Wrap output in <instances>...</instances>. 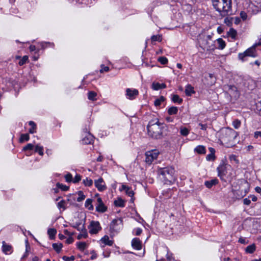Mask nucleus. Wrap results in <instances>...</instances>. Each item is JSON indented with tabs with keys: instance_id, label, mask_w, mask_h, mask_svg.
Returning <instances> with one entry per match:
<instances>
[{
	"instance_id": "1",
	"label": "nucleus",
	"mask_w": 261,
	"mask_h": 261,
	"mask_svg": "<svg viewBox=\"0 0 261 261\" xmlns=\"http://www.w3.org/2000/svg\"><path fill=\"white\" fill-rule=\"evenodd\" d=\"M213 5L222 17L231 14V0H212Z\"/></svg>"
},
{
	"instance_id": "2",
	"label": "nucleus",
	"mask_w": 261,
	"mask_h": 261,
	"mask_svg": "<svg viewBox=\"0 0 261 261\" xmlns=\"http://www.w3.org/2000/svg\"><path fill=\"white\" fill-rule=\"evenodd\" d=\"M237 136V132L232 128L229 127L222 128L220 131V140L226 144L232 145Z\"/></svg>"
},
{
	"instance_id": "3",
	"label": "nucleus",
	"mask_w": 261,
	"mask_h": 261,
	"mask_svg": "<svg viewBox=\"0 0 261 261\" xmlns=\"http://www.w3.org/2000/svg\"><path fill=\"white\" fill-rule=\"evenodd\" d=\"M158 174L163 181L166 184H170L175 180L174 170L171 167L161 168L158 170Z\"/></svg>"
},
{
	"instance_id": "4",
	"label": "nucleus",
	"mask_w": 261,
	"mask_h": 261,
	"mask_svg": "<svg viewBox=\"0 0 261 261\" xmlns=\"http://www.w3.org/2000/svg\"><path fill=\"white\" fill-rule=\"evenodd\" d=\"M198 41L200 46L203 50H213L215 48L214 42L212 40V37L210 35L201 34L199 35Z\"/></svg>"
},
{
	"instance_id": "5",
	"label": "nucleus",
	"mask_w": 261,
	"mask_h": 261,
	"mask_svg": "<svg viewBox=\"0 0 261 261\" xmlns=\"http://www.w3.org/2000/svg\"><path fill=\"white\" fill-rule=\"evenodd\" d=\"M161 124L157 121L156 122L150 121L147 125L148 135L155 139L160 138L162 136Z\"/></svg>"
},
{
	"instance_id": "6",
	"label": "nucleus",
	"mask_w": 261,
	"mask_h": 261,
	"mask_svg": "<svg viewBox=\"0 0 261 261\" xmlns=\"http://www.w3.org/2000/svg\"><path fill=\"white\" fill-rule=\"evenodd\" d=\"M159 153V152L157 150L146 152L145 153V162L149 165L151 164L153 161L157 158Z\"/></svg>"
},
{
	"instance_id": "7",
	"label": "nucleus",
	"mask_w": 261,
	"mask_h": 261,
	"mask_svg": "<svg viewBox=\"0 0 261 261\" xmlns=\"http://www.w3.org/2000/svg\"><path fill=\"white\" fill-rule=\"evenodd\" d=\"M255 47L256 46L255 45H253L251 47L246 50L243 54H240L239 55V58L243 60L244 58L246 56H250L253 57H256V54L255 53Z\"/></svg>"
},
{
	"instance_id": "8",
	"label": "nucleus",
	"mask_w": 261,
	"mask_h": 261,
	"mask_svg": "<svg viewBox=\"0 0 261 261\" xmlns=\"http://www.w3.org/2000/svg\"><path fill=\"white\" fill-rule=\"evenodd\" d=\"M88 228L90 233L96 234L100 230H101V227L100 226L99 222L92 221L89 225Z\"/></svg>"
},
{
	"instance_id": "9",
	"label": "nucleus",
	"mask_w": 261,
	"mask_h": 261,
	"mask_svg": "<svg viewBox=\"0 0 261 261\" xmlns=\"http://www.w3.org/2000/svg\"><path fill=\"white\" fill-rule=\"evenodd\" d=\"M225 89L227 90L228 93L231 96L234 97H239V92L236 86L233 85H226L225 86Z\"/></svg>"
},
{
	"instance_id": "10",
	"label": "nucleus",
	"mask_w": 261,
	"mask_h": 261,
	"mask_svg": "<svg viewBox=\"0 0 261 261\" xmlns=\"http://www.w3.org/2000/svg\"><path fill=\"white\" fill-rule=\"evenodd\" d=\"M139 94L138 90L127 88L126 90V95L129 99L133 100Z\"/></svg>"
},
{
	"instance_id": "11",
	"label": "nucleus",
	"mask_w": 261,
	"mask_h": 261,
	"mask_svg": "<svg viewBox=\"0 0 261 261\" xmlns=\"http://www.w3.org/2000/svg\"><path fill=\"white\" fill-rule=\"evenodd\" d=\"M107 207L104 205L103 202L101 198L97 199V205L96 207V210L98 212L103 213L107 211Z\"/></svg>"
},
{
	"instance_id": "12",
	"label": "nucleus",
	"mask_w": 261,
	"mask_h": 261,
	"mask_svg": "<svg viewBox=\"0 0 261 261\" xmlns=\"http://www.w3.org/2000/svg\"><path fill=\"white\" fill-rule=\"evenodd\" d=\"M95 186L100 191H103L106 189V186L104 184V181L102 178H99L98 180H95Z\"/></svg>"
},
{
	"instance_id": "13",
	"label": "nucleus",
	"mask_w": 261,
	"mask_h": 261,
	"mask_svg": "<svg viewBox=\"0 0 261 261\" xmlns=\"http://www.w3.org/2000/svg\"><path fill=\"white\" fill-rule=\"evenodd\" d=\"M3 251L6 254H11L12 252V247L11 245L7 244L5 241L2 242Z\"/></svg>"
},
{
	"instance_id": "14",
	"label": "nucleus",
	"mask_w": 261,
	"mask_h": 261,
	"mask_svg": "<svg viewBox=\"0 0 261 261\" xmlns=\"http://www.w3.org/2000/svg\"><path fill=\"white\" fill-rule=\"evenodd\" d=\"M125 191V193L129 196V197L133 198L134 192V191L128 187L126 185H123L120 189V191ZM131 200L133 201V198H132Z\"/></svg>"
},
{
	"instance_id": "15",
	"label": "nucleus",
	"mask_w": 261,
	"mask_h": 261,
	"mask_svg": "<svg viewBox=\"0 0 261 261\" xmlns=\"http://www.w3.org/2000/svg\"><path fill=\"white\" fill-rule=\"evenodd\" d=\"M227 166L226 165H221L218 167V176L223 179V176L226 174Z\"/></svg>"
},
{
	"instance_id": "16",
	"label": "nucleus",
	"mask_w": 261,
	"mask_h": 261,
	"mask_svg": "<svg viewBox=\"0 0 261 261\" xmlns=\"http://www.w3.org/2000/svg\"><path fill=\"white\" fill-rule=\"evenodd\" d=\"M132 245L134 248L137 250H140L142 248L141 242L138 238H134L133 239Z\"/></svg>"
},
{
	"instance_id": "17",
	"label": "nucleus",
	"mask_w": 261,
	"mask_h": 261,
	"mask_svg": "<svg viewBox=\"0 0 261 261\" xmlns=\"http://www.w3.org/2000/svg\"><path fill=\"white\" fill-rule=\"evenodd\" d=\"M152 88L154 90H158L160 89H164L166 88V85L164 83L160 84L159 83L153 82L152 84Z\"/></svg>"
},
{
	"instance_id": "18",
	"label": "nucleus",
	"mask_w": 261,
	"mask_h": 261,
	"mask_svg": "<svg viewBox=\"0 0 261 261\" xmlns=\"http://www.w3.org/2000/svg\"><path fill=\"white\" fill-rule=\"evenodd\" d=\"M121 224L122 225V220L120 219H114L110 224V228L111 229H113V230H116V225H118Z\"/></svg>"
},
{
	"instance_id": "19",
	"label": "nucleus",
	"mask_w": 261,
	"mask_h": 261,
	"mask_svg": "<svg viewBox=\"0 0 261 261\" xmlns=\"http://www.w3.org/2000/svg\"><path fill=\"white\" fill-rule=\"evenodd\" d=\"M88 237V233L87 231V229H86L84 225H83L82 229H81V233L79 234L77 238L78 240L81 239L82 238H86Z\"/></svg>"
},
{
	"instance_id": "20",
	"label": "nucleus",
	"mask_w": 261,
	"mask_h": 261,
	"mask_svg": "<svg viewBox=\"0 0 261 261\" xmlns=\"http://www.w3.org/2000/svg\"><path fill=\"white\" fill-rule=\"evenodd\" d=\"M218 183V180L215 178L210 181H206L204 184L207 188H211L213 186L216 185Z\"/></svg>"
},
{
	"instance_id": "21",
	"label": "nucleus",
	"mask_w": 261,
	"mask_h": 261,
	"mask_svg": "<svg viewBox=\"0 0 261 261\" xmlns=\"http://www.w3.org/2000/svg\"><path fill=\"white\" fill-rule=\"evenodd\" d=\"M195 92L193 87L191 85H188L185 89V93L187 96H191Z\"/></svg>"
},
{
	"instance_id": "22",
	"label": "nucleus",
	"mask_w": 261,
	"mask_h": 261,
	"mask_svg": "<svg viewBox=\"0 0 261 261\" xmlns=\"http://www.w3.org/2000/svg\"><path fill=\"white\" fill-rule=\"evenodd\" d=\"M93 140V136L91 134L88 135L83 139V142L84 144H91Z\"/></svg>"
},
{
	"instance_id": "23",
	"label": "nucleus",
	"mask_w": 261,
	"mask_h": 261,
	"mask_svg": "<svg viewBox=\"0 0 261 261\" xmlns=\"http://www.w3.org/2000/svg\"><path fill=\"white\" fill-rule=\"evenodd\" d=\"M101 241L105 245L109 246H112L113 243V242L112 240H109V238L108 236H105L103 238H102Z\"/></svg>"
},
{
	"instance_id": "24",
	"label": "nucleus",
	"mask_w": 261,
	"mask_h": 261,
	"mask_svg": "<svg viewBox=\"0 0 261 261\" xmlns=\"http://www.w3.org/2000/svg\"><path fill=\"white\" fill-rule=\"evenodd\" d=\"M256 249V246L254 244L249 245L246 247L245 251L247 253H252L254 252Z\"/></svg>"
},
{
	"instance_id": "25",
	"label": "nucleus",
	"mask_w": 261,
	"mask_h": 261,
	"mask_svg": "<svg viewBox=\"0 0 261 261\" xmlns=\"http://www.w3.org/2000/svg\"><path fill=\"white\" fill-rule=\"evenodd\" d=\"M114 204L116 206H124V201L121 198H119L117 199V200H115Z\"/></svg>"
},
{
	"instance_id": "26",
	"label": "nucleus",
	"mask_w": 261,
	"mask_h": 261,
	"mask_svg": "<svg viewBox=\"0 0 261 261\" xmlns=\"http://www.w3.org/2000/svg\"><path fill=\"white\" fill-rule=\"evenodd\" d=\"M218 44V48L220 49H223L225 47V41L221 38H219L217 40Z\"/></svg>"
},
{
	"instance_id": "27",
	"label": "nucleus",
	"mask_w": 261,
	"mask_h": 261,
	"mask_svg": "<svg viewBox=\"0 0 261 261\" xmlns=\"http://www.w3.org/2000/svg\"><path fill=\"white\" fill-rule=\"evenodd\" d=\"M62 247H63V245L62 243H60V244L54 243L53 244V248L56 250V251L57 253H59L61 251Z\"/></svg>"
},
{
	"instance_id": "28",
	"label": "nucleus",
	"mask_w": 261,
	"mask_h": 261,
	"mask_svg": "<svg viewBox=\"0 0 261 261\" xmlns=\"http://www.w3.org/2000/svg\"><path fill=\"white\" fill-rule=\"evenodd\" d=\"M47 233L50 239H53L57 233V230L54 228H49L48 229Z\"/></svg>"
},
{
	"instance_id": "29",
	"label": "nucleus",
	"mask_w": 261,
	"mask_h": 261,
	"mask_svg": "<svg viewBox=\"0 0 261 261\" xmlns=\"http://www.w3.org/2000/svg\"><path fill=\"white\" fill-rule=\"evenodd\" d=\"M92 200L91 199H88L85 202V206L87 207L89 210H92L93 206L92 204Z\"/></svg>"
},
{
	"instance_id": "30",
	"label": "nucleus",
	"mask_w": 261,
	"mask_h": 261,
	"mask_svg": "<svg viewBox=\"0 0 261 261\" xmlns=\"http://www.w3.org/2000/svg\"><path fill=\"white\" fill-rule=\"evenodd\" d=\"M178 111V109L176 107H170L168 111V113L169 115L176 114Z\"/></svg>"
},
{
	"instance_id": "31",
	"label": "nucleus",
	"mask_w": 261,
	"mask_h": 261,
	"mask_svg": "<svg viewBox=\"0 0 261 261\" xmlns=\"http://www.w3.org/2000/svg\"><path fill=\"white\" fill-rule=\"evenodd\" d=\"M29 125H31L32 126V127L29 129V133L30 134H33L36 131V124L33 122V121H30L29 122Z\"/></svg>"
},
{
	"instance_id": "32",
	"label": "nucleus",
	"mask_w": 261,
	"mask_h": 261,
	"mask_svg": "<svg viewBox=\"0 0 261 261\" xmlns=\"http://www.w3.org/2000/svg\"><path fill=\"white\" fill-rule=\"evenodd\" d=\"M165 100V98L164 96H161L159 99H156L154 102V104L155 106L158 107L161 105V102H163Z\"/></svg>"
},
{
	"instance_id": "33",
	"label": "nucleus",
	"mask_w": 261,
	"mask_h": 261,
	"mask_svg": "<svg viewBox=\"0 0 261 261\" xmlns=\"http://www.w3.org/2000/svg\"><path fill=\"white\" fill-rule=\"evenodd\" d=\"M172 100L174 102H177L178 103H181L182 102V99L177 95H173L172 97Z\"/></svg>"
},
{
	"instance_id": "34",
	"label": "nucleus",
	"mask_w": 261,
	"mask_h": 261,
	"mask_svg": "<svg viewBox=\"0 0 261 261\" xmlns=\"http://www.w3.org/2000/svg\"><path fill=\"white\" fill-rule=\"evenodd\" d=\"M162 40V35H153L151 37V42H153L154 41H158L159 42H161Z\"/></svg>"
},
{
	"instance_id": "35",
	"label": "nucleus",
	"mask_w": 261,
	"mask_h": 261,
	"mask_svg": "<svg viewBox=\"0 0 261 261\" xmlns=\"http://www.w3.org/2000/svg\"><path fill=\"white\" fill-rule=\"evenodd\" d=\"M180 133L182 136H187L189 133V130L186 127H181L180 128Z\"/></svg>"
},
{
	"instance_id": "36",
	"label": "nucleus",
	"mask_w": 261,
	"mask_h": 261,
	"mask_svg": "<svg viewBox=\"0 0 261 261\" xmlns=\"http://www.w3.org/2000/svg\"><path fill=\"white\" fill-rule=\"evenodd\" d=\"M195 150L199 153H204L205 152V147L203 146H199L197 147Z\"/></svg>"
},
{
	"instance_id": "37",
	"label": "nucleus",
	"mask_w": 261,
	"mask_h": 261,
	"mask_svg": "<svg viewBox=\"0 0 261 261\" xmlns=\"http://www.w3.org/2000/svg\"><path fill=\"white\" fill-rule=\"evenodd\" d=\"M228 35L232 38L235 39L237 36V31L232 29L231 28L229 30V31L228 32Z\"/></svg>"
},
{
	"instance_id": "38",
	"label": "nucleus",
	"mask_w": 261,
	"mask_h": 261,
	"mask_svg": "<svg viewBox=\"0 0 261 261\" xmlns=\"http://www.w3.org/2000/svg\"><path fill=\"white\" fill-rule=\"evenodd\" d=\"M96 95H97V94L95 92L90 91L88 93V98H89V99L93 100V101L95 100L96 99L95 97L96 96Z\"/></svg>"
},
{
	"instance_id": "39",
	"label": "nucleus",
	"mask_w": 261,
	"mask_h": 261,
	"mask_svg": "<svg viewBox=\"0 0 261 261\" xmlns=\"http://www.w3.org/2000/svg\"><path fill=\"white\" fill-rule=\"evenodd\" d=\"M43 147L40 146L38 145H37L35 146V152H38L39 155L42 156L43 155Z\"/></svg>"
},
{
	"instance_id": "40",
	"label": "nucleus",
	"mask_w": 261,
	"mask_h": 261,
	"mask_svg": "<svg viewBox=\"0 0 261 261\" xmlns=\"http://www.w3.org/2000/svg\"><path fill=\"white\" fill-rule=\"evenodd\" d=\"M77 194L79 196V197L77 198V201L78 202H81L85 198V196L84 195V193L82 191H79L77 192Z\"/></svg>"
},
{
	"instance_id": "41",
	"label": "nucleus",
	"mask_w": 261,
	"mask_h": 261,
	"mask_svg": "<svg viewBox=\"0 0 261 261\" xmlns=\"http://www.w3.org/2000/svg\"><path fill=\"white\" fill-rule=\"evenodd\" d=\"M30 139V137L28 134H22L20 138V142H22L24 141H28Z\"/></svg>"
},
{
	"instance_id": "42",
	"label": "nucleus",
	"mask_w": 261,
	"mask_h": 261,
	"mask_svg": "<svg viewBox=\"0 0 261 261\" xmlns=\"http://www.w3.org/2000/svg\"><path fill=\"white\" fill-rule=\"evenodd\" d=\"M29 58L27 56H24L22 57V58L19 62V65L20 66H22L24 65L28 61Z\"/></svg>"
},
{
	"instance_id": "43",
	"label": "nucleus",
	"mask_w": 261,
	"mask_h": 261,
	"mask_svg": "<svg viewBox=\"0 0 261 261\" xmlns=\"http://www.w3.org/2000/svg\"><path fill=\"white\" fill-rule=\"evenodd\" d=\"M57 186L58 188L62 189L64 191H67L69 189V187L64 185L62 184L57 183Z\"/></svg>"
},
{
	"instance_id": "44",
	"label": "nucleus",
	"mask_w": 261,
	"mask_h": 261,
	"mask_svg": "<svg viewBox=\"0 0 261 261\" xmlns=\"http://www.w3.org/2000/svg\"><path fill=\"white\" fill-rule=\"evenodd\" d=\"M158 61L163 65H165L168 63V59L165 57H160L159 58Z\"/></svg>"
},
{
	"instance_id": "45",
	"label": "nucleus",
	"mask_w": 261,
	"mask_h": 261,
	"mask_svg": "<svg viewBox=\"0 0 261 261\" xmlns=\"http://www.w3.org/2000/svg\"><path fill=\"white\" fill-rule=\"evenodd\" d=\"M241 123V121L239 120L236 119L233 121L232 124L233 127L237 129L240 126Z\"/></svg>"
},
{
	"instance_id": "46",
	"label": "nucleus",
	"mask_w": 261,
	"mask_h": 261,
	"mask_svg": "<svg viewBox=\"0 0 261 261\" xmlns=\"http://www.w3.org/2000/svg\"><path fill=\"white\" fill-rule=\"evenodd\" d=\"M83 183L86 186H91L93 184L92 179L86 178L83 180Z\"/></svg>"
},
{
	"instance_id": "47",
	"label": "nucleus",
	"mask_w": 261,
	"mask_h": 261,
	"mask_svg": "<svg viewBox=\"0 0 261 261\" xmlns=\"http://www.w3.org/2000/svg\"><path fill=\"white\" fill-rule=\"evenodd\" d=\"M65 200H61V201H60L58 203V207L59 208H62L63 210H65L66 209V207L65 206Z\"/></svg>"
},
{
	"instance_id": "48",
	"label": "nucleus",
	"mask_w": 261,
	"mask_h": 261,
	"mask_svg": "<svg viewBox=\"0 0 261 261\" xmlns=\"http://www.w3.org/2000/svg\"><path fill=\"white\" fill-rule=\"evenodd\" d=\"M87 246V244L85 242H80L78 244V248L81 250H84Z\"/></svg>"
},
{
	"instance_id": "49",
	"label": "nucleus",
	"mask_w": 261,
	"mask_h": 261,
	"mask_svg": "<svg viewBox=\"0 0 261 261\" xmlns=\"http://www.w3.org/2000/svg\"><path fill=\"white\" fill-rule=\"evenodd\" d=\"M81 180V176L79 174H76L74 179H72V182L73 183L79 182Z\"/></svg>"
},
{
	"instance_id": "50",
	"label": "nucleus",
	"mask_w": 261,
	"mask_h": 261,
	"mask_svg": "<svg viewBox=\"0 0 261 261\" xmlns=\"http://www.w3.org/2000/svg\"><path fill=\"white\" fill-rule=\"evenodd\" d=\"M66 181L71 182L72 181V176L70 173H68L65 176Z\"/></svg>"
},
{
	"instance_id": "51",
	"label": "nucleus",
	"mask_w": 261,
	"mask_h": 261,
	"mask_svg": "<svg viewBox=\"0 0 261 261\" xmlns=\"http://www.w3.org/2000/svg\"><path fill=\"white\" fill-rule=\"evenodd\" d=\"M233 20V18H229L228 17H226L225 18L224 22L228 25H230L232 23V21Z\"/></svg>"
},
{
	"instance_id": "52",
	"label": "nucleus",
	"mask_w": 261,
	"mask_h": 261,
	"mask_svg": "<svg viewBox=\"0 0 261 261\" xmlns=\"http://www.w3.org/2000/svg\"><path fill=\"white\" fill-rule=\"evenodd\" d=\"M63 259L65 261H73V260H74L75 258H74V256H71L70 257H68V256H64L63 257Z\"/></svg>"
},
{
	"instance_id": "53",
	"label": "nucleus",
	"mask_w": 261,
	"mask_h": 261,
	"mask_svg": "<svg viewBox=\"0 0 261 261\" xmlns=\"http://www.w3.org/2000/svg\"><path fill=\"white\" fill-rule=\"evenodd\" d=\"M233 192L234 193V195H235L236 194L238 195V196H236V198L238 199H240L242 198L245 195V194H243L242 193H241L240 194H239V191H233Z\"/></svg>"
},
{
	"instance_id": "54",
	"label": "nucleus",
	"mask_w": 261,
	"mask_h": 261,
	"mask_svg": "<svg viewBox=\"0 0 261 261\" xmlns=\"http://www.w3.org/2000/svg\"><path fill=\"white\" fill-rule=\"evenodd\" d=\"M34 147V145L32 144H28L23 147L24 150H32Z\"/></svg>"
},
{
	"instance_id": "55",
	"label": "nucleus",
	"mask_w": 261,
	"mask_h": 261,
	"mask_svg": "<svg viewBox=\"0 0 261 261\" xmlns=\"http://www.w3.org/2000/svg\"><path fill=\"white\" fill-rule=\"evenodd\" d=\"M229 158L230 161H233L236 162V163H238V160L237 159V156L236 155L231 154L229 156Z\"/></svg>"
},
{
	"instance_id": "56",
	"label": "nucleus",
	"mask_w": 261,
	"mask_h": 261,
	"mask_svg": "<svg viewBox=\"0 0 261 261\" xmlns=\"http://www.w3.org/2000/svg\"><path fill=\"white\" fill-rule=\"evenodd\" d=\"M214 159H215V154H213V153H210L206 156V159L207 160H209V161L213 160H214Z\"/></svg>"
},
{
	"instance_id": "57",
	"label": "nucleus",
	"mask_w": 261,
	"mask_h": 261,
	"mask_svg": "<svg viewBox=\"0 0 261 261\" xmlns=\"http://www.w3.org/2000/svg\"><path fill=\"white\" fill-rule=\"evenodd\" d=\"M109 70V67L107 66H104L103 65H101V69L100 70V72H102L103 71H108Z\"/></svg>"
},
{
	"instance_id": "58",
	"label": "nucleus",
	"mask_w": 261,
	"mask_h": 261,
	"mask_svg": "<svg viewBox=\"0 0 261 261\" xmlns=\"http://www.w3.org/2000/svg\"><path fill=\"white\" fill-rule=\"evenodd\" d=\"M239 242L243 244H246L248 243V241H246V240L243 238H240L239 239Z\"/></svg>"
},
{
	"instance_id": "59",
	"label": "nucleus",
	"mask_w": 261,
	"mask_h": 261,
	"mask_svg": "<svg viewBox=\"0 0 261 261\" xmlns=\"http://www.w3.org/2000/svg\"><path fill=\"white\" fill-rule=\"evenodd\" d=\"M243 203L244 204L248 205L250 204L251 201H250V200H249L247 198H245L243 200Z\"/></svg>"
},
{
	"instance_id": "60",
	"label": "nucleus",
	"mask_w": 261,
	"mask_h": 261,
	"mask_svg": "<svg viewBox=\"0 0 261 261\" xmlns=\"http://www.w3.org/2000/svg\"><path fill=\"white\" fill-rule=\"evenodd\" d=\"M80 223H77L75 225L73 226L74 228H76L79 230V232L81 231V229H82V227H80Z\"/></svg>"
},
{
	"instance_id": "61",
	"label": "nucleus",
	"mask_w": 261,
	"mask_h": 261,
	"mask_svg": "<svg viewBox=\"0 0 261 261\" xmlns=\"http://www.w3.org/2000/svg\"><path fill=\"white\" fill-rule=\"evenodd\" d=\"M73 242V239L72 238V237H70L69 238H68L66 241V243L67 244H71L72 243V242Z\"/></svg>"
},
{
	"instance_id": "62",
	"label": "nucleus",
	"mask_w": 261,
	"mask_h": 261,
	"mask_svg": "<svg viewBox=\"0 0 261 261\" xmlns=\"http://www.w3.org/2000/svg\"><path fill=\"white\" fill-rule=\"evenodd\" d=\"M258 137H261V132H255L254 133V137L257 138Z\"/></svg>"
},
{
	"instance_id": "63",
	"label": "nucleus",
	"mask_w": 261,
	"mask_h": 261,
	"mask_svg": "<svg viewBox=\"0 0 261 261\" xmlns=\"http://www.w3.org/2000/svg\"><path fill=\"white\" fill-rule=\"evenodd\" d=\"M142 233V229L141 228H137L136 231V235L139 236Z\"/></svg>"
},
{
	"instance_id": "64",
	"label": "nucleus",
	"mask_w": 261,
	"mask_h": 261,
	"mask_svg": "<svg viewBox=\"0 0 261 261\" xmlns=\"http://www.w3.org/2000/svg\"><path fill=\"white\" fill-rule=\"evenodd\" d=\"M255 190L257 193H260L261 194V188L259 187H256L255 188Z\"/></svg>"
}]
</instances>
